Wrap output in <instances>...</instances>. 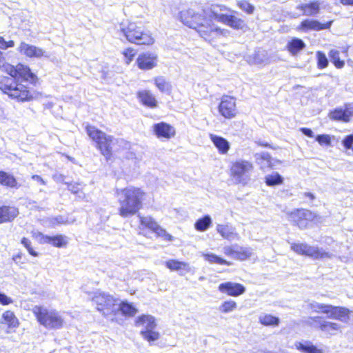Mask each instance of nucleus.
Here are the masks:
<instances>
[{
  "instance_id": "f257e3e1",
  "label": "nucleus",
  "mask_w": 353,
  "mask_h": 353,
  "mask_svg": "<svg viewBox=\"0 0 353 353\" xmlns=\"http://www.w3.org/2000/svg\"><path fill=\"white\" fill-rule=\"evenodd\" d=\"M0 70L10 75L0 77V90L2 92L19 101H28L32 98L27 86L19 83L20 79L21 81H30L32 83L36 81L37 77L28 66L18 64L14 67L6 63L3 53L0 51Z\"/></svg>"
},
{
  "instance_id": "f03ea898",
  "label": "nucleus",
  "mask_w": 353,
  "mask_h": 353,
  "mask_svg": "<svg viewBox=\"0 0 353 353\" xmlns=\"http://www.w3.org/2000/svg\"><path fill=\"white\" fill-rule=\"evenodd\" d=\"M212 10L213 6L208 10L199 7L188 8L180 12L179 18L185 26L196 30L204 39L212 42L225 36L228 32L213 26Z\"/></svg>"
},
{
  "instance_id": "7ed1b4c3",
  "label": "nucleus",
  "mask_w": 353,
  "mask_h": 353,
  "mask_svg": "<svg viewBox=\"0 0 353 353\" xmlns=\"http://www.w3.org/2000/svg\"><path fill=\"white\" fill-rule=\"evenodd\" d=\"M119 214L123 218L136 214L142 207L144 192L138 188L128 187L116 191Z\"/></svg>"
},
{
  "instance_id": "20e7f679",
  "label": "nucleus",
  "mask_w": 353,
  "mask_h": 353,
  "mask_svg": "<svg viewBox=\"0 0 353 353\" xmlns=\"http://www.w3.org/2000/svg\"><path fill=\"white\" fill-rule=\"evenodd\" d=\"M119 31L128 41L137 45H152L154 42L151 34L148 32H144L141 27L134 22L122 21L119 24Z\"/></svg>"
},
{
  "instance_id": "39448f33",
  "label": "nucleus",
  "mask_w": 353,
  "mask_h": 353,
  "mask_svg": "<svg viewBox=\"0 0 353 353\" xmlns=\"http://www.w3.org/2000/svg\"><path fill=\"white\" fill-rule=\"evenodd\" d=\"M235 11H232L225 5L213 6L211 16L214 21L223 23L233 30H242L248 28L246 22L241 18L234 14Z\"/></svg>"
},
{
  "instance_id": "423d86ee",
  "label": "nucleus",
  "mask_w": 353,
  "mask_h": 353,
  "mask_svg": "<svg viewBox=\"0 0 353 353\" xmlns=\"http://www.w3.org/2000/svg\"><path fill=\"white\" fill-rule=\"evenodd\" d=\"M32 311L39 324L47 329H60L63 326L64 319L60 313L55 310L35 305Z\"/></svg>"
},
{
  "instance_id": "0eeeda50",
  "label": "nucleus",
  "mask_w": 353,
  "mask_h": 353,
  "mask_svg": "<svg viewBox=\"0 0 353 353\" xmlns=\"http://www.w3.org/2000/svg\"><path fill=\"white\" fill-rule=\"evenodd\" d=\"M86 132L90 138L96 143L101 154L108 158L111 154L112 145L114 140L113 137L106 134L93 125H88Z\"/></svg>"
},
{
  "instance_id": "6e6552de",
  "label": "nucleus",
  "mask_w": 353,
  "mask_h": 353,
  "mask_svg": "<svg viewBox=\"0 0 353 353\" xmlns=\"http://www.w3.org/2000/svg\"><path fill=\"white\" fill-rule=\"evenodd\" d=\"M92 301L96 305L97 310L104 316L115 314V310L118 308V299L104 292H95L92 297Z\"/></svg>"
},
{
  "instance_id": "1a4fd4ad",
  "label": "nucleus",
  "mask_w": 353,
  "mask_h": 353,
  "mask_svg": "<svg viewBox=\"0 0 353 353\" xmlns=\"http://www.w3.org/2000/svg\"><path fill=\"white\" fill-rule=\"evenodd\" d=\"M288 218L293 225L301 230H304L311 224L316 223L319 219L318 214L304 208H297L290 212Z\"/></svg>"
},
{
  "instance_id": "9d476101",
  "label": "nucleus",
  "mask_w": 353,
  "mask_h": 353,
  "mask_svg": "<svg viewBox=\"0 0 353 353\" xmlns=\"http://www.w3.org/2000/svg\"><path fill=\"white\" fill-rule=\"evenodd\" d=\"M314 312L326 314L328 318L347 323L350 320L351 311L345 307L334 306L330 304L318 303L312 306Z\"/></svg>"
},
{
  "instance_id": "9b49d317",
  "label": "nucleus",
  "mask_w": 353,
  "mask_h": 353,
  "mask_svg": "<svg viewBox=\"0 0 353 353\" xmlns=\"http://www.w3.org/2000/svg\"><path fill=\"white\" fill-rule=\"evenodd\" d=\"M307 325L330 336L341 332V326L339 323L327 321L320 316L310 317L307 321Z\"/></svg>"
},
{
  "instance_id": "f8f14e48",
  "label": "nucleus",
  "mask_w": 353,
  "mask_h": 353,
  "mask_svg": "<svg viewBox=\"0 0 353 353\" xmlns=\"http://www.w3.org/2000/svg\"><path fill=\"white\" fill-rule=\"evenodd\" d=\"M290 249L297 254L309 256L313 259H323L331 256L330 253L304 243H292Z\"/></svg>"
},
{
  "instance_id": "ddd939ff",
  "label": "nucleus",
  "mask_w": 353,
  "mask_h": 353,
  "mask_svg": "<svg viewBox=\"0 0 353 353\" xmlns=\"http://www.w3.org/2000/svg\"><path fill=\"white\" fill-rule=\"evenodd\" d=\"M217 109L220 115L224 119H234L239 114L236 98L228 94L223 95L220 99Z\"/></svg>"
},
{
  "instance_id": "4468645a",
  "label": "nucleus",
  "mask_w": 353,
  "mask_h": 353,
  "mask_svg": "<svg viewBox=\"0 0 353 353\" xmlns=\"http://www.w3.org/2000/svg\"><path fill=\"white\" fill-rule=\"evenodd\" d=\"M137 325L143 327L141 334L148 341L152 342L159 339V334L154 330L157 324L153 316L150 315L140 316L137 321Z\"/></svg>"
},
{
  "instance_id": "2eb2a0df",
  "label": "nucleus",
  "mask_w": 353,
  "mask_h": 353,
  "mask_svg": "<svg viewBox=\"0 0 353 353\" xmlns=\"http://www.w3.org/2000/svg\"><path fill=\"white\" fill-rule=\"evenodd\" d=\"M223 253L227 256L241 261L248 260L252 254L250 248L238 247L237 245L225 246L223 248Z\"/></svg>"
},
{
  "instance_id": "dca6fc26",
  "label": "nucleus",
  "mask_w": 353,
  "mask_h": 353,
  "mask_svg": "<svg viewBox=\"0 0 353 353\" xmlns=\"http://www.w3.org/2000/svg\"><path fill=\"white\" fill-rule=\"evenodd\" d=\"M252 169L253 165L252 163L248 161L238 160L231 164L230 176L237 179H241Z\"/></svg>"
},
{
  "instance_id": "f3484780",
  "label": "nucleus",
  "mask_w": 353,
  "mask_h": 353,
  "mask_svg": "<svg viewBox=\"0 0 353 353\" xmlns=\"http://www.w3.org/2000/svg\"><path fill=\"white\" fill-rule=\"evenodd\" d=\"M218 290L221 293L233 297L239 296L245 292V288L243 285L231 281L221 283L219 284Z\"/></svg>"
},
{
  "instance_id": "a211bd4d",
  "label": "nucleus",
  "mask_w": 353,
  "mask_h": 353,
  "mask_svg": "<svg viewBox=\"0 0 353 353\" xmlns=\"http://www.w3.org/2000/svg\"><path fill=\"white\" fill-rule=\"evenodd\" d=\"M333 22L334 20H330L325 23H321L316 19H305L300 23L299 29L305 32L310 30L321 31L330 29Z\"/></svg>"
},
{
  "instance_id": "6ab92c4d",
  "label": "nucleus",
  "mask_w": 353,
  "mask_h": 353,
  "mask_svg": "<svg viewBox=\"0 0 353 353\" xmlns=\"http://www.w3.org/2000/svg\"><path fill=\"white\" fill-rule=\"evenodd\" d=\"M141 223L143 225L155 232L157 236L161 237L167 241H171L172 236L165 230L161 228L152 218L150 216L141 217Z\"/></svg>"
},
{
  "instance_id": "aec40b11",
  "label": "nucleus",
  "mask_w": 353,
  "mask_h": 353,
  "mask_svg": "<svg viewBox=\"0 0 353 353\" xmlns=\"http://www.w3.org/2000/svg\"><path fill=\"white\" fill-rule=\"evenodd\" d=\"M20 53L32 58H41L42 57H48L46 52L41 48L37 47L33 45H30L25 42H21L18 48Z\"/></svg>"
},
{
  "instance_id": "412c9836",
  "label": "nucleus",
  "mask_w": 353,
  "mask_h": 353,
  "mask_svg": "<svg viewBox=\"0 0 353 353\" xmlns=\"http://www.w3.org/2000/svg\"><path fill=\"white\" fill-rule=\"evenodd\" d=\"M152 128L154 134L159 139H169L175 134L174 128L165 122L156 123Z\"/></svg>"
},
{
  "instance_id": "4be33fe9",
  "label": "nucleus",
  "mask_w": 353,
  "mask_h": 353,
  "mask_svg": "<svg viewBox=\"0 0 353 353\" xmlns=\"http://www.w3.org/2000/svg\"><path fill=\"white\" fill-rule=\"evenodd\" d=\"M157 56L153 53H143L137 59L138 67L144 70L152 69L157 65Z\"/></svg>"
},
{
  "instance_id": "5701e85b",
  "label": "nucleus",
  "mask_w": 353,
  "mask_h": 353,
  "mask_svg": "<svg viewBox=\"0 0 353 353\" xmlns=\"http://www.w3.org/2000/svg\"><path fill=\"white\" fill-rule=\"evenodd\" d=\"M321 4L319 1H310L307 3L298 5L296 9L302 12V14L304 16L313 17L320 12Z\"/></svg>"
},
{
  "instance_id": "b1692460",
  "label": "nucleus",
  "mask_w": 353,
  "mask_h": 353,
  "mask_svg": "<svg viewBox=\"0 0 353 353\" xmlns=\"http://www.w3.org/2000/svg\"><path fill=\"white\" fill-rule=\"evenodd\" d=\"M209 137L219 154H226L228 152L230 145L227 139L214 134H210Z\"/></svg>"
},
{
  "instance_id": "393cba45",
  "label": "nucleus",
  "mask_w": 353,
  "mask_h": 353,
  "mask_svg": "<svg viewBox=\"0 0 353 353\" xmlns=\"http://www.w3.org/2000/svg\"><path fill=\"white\" fill-rule=\"evenodd\" d=\"M0 323L6 325L10 330H15L19 325V319L10 310H6L2 314Z\"/></svg>"
},
{
  "instance_id": "a878e982",
  "label": "nucleus",
  "mask_w": 353,
  "mask_h": 353,
  "mask_svg": "<svg viewBox=\"0 0 353 353\" xmlns=\"http://www.w3.org/2000/svg\"><path fill=\"white\" fill-rule=\"evenodd\" d=\"M19 212L14 207L3 206L0 208V223L13 220Z\"/></svg>"
},
{
  "instance_id": "bb28decb",
  "label": "nucleus",
  "mask_w": 353,
  "mask_h": 353,
  "mask_svg": "<svg viewBox=\"0 0 353 353\" xmlns=\"http://www.w3.org/2000/svg\"><path fill=\"white\" fill-rule=\"evenodd\" d=\"M305 48L303 41L299 38H292L286 46L287 50L292 55H296L301 50Z\"/></svg>"
},
{
  "instance_id": "cd10ccee",
  "label": "nucleus",
  "mask_w": 353,
  "mask_h": 353,
  "mask_svg": "<svg viewBox=\"0 0 353 353\" xmlns=\"http://www.w3.org/2000/svg\"><path fill=\"white\" fill-rule=\"evenodd\" d=\"M138 97L141 103L150 108L157 106V101L153 94L148 90H141L138 92Z\"/></svg>"
},
{
  "instance_id": "c85d7f7f",
  "label": "nucleus",
  "mask_w": 353,
  "mask_h": 353,
  "mask_svg": "<svg viewBox=\"0 0 353 353\" xmlns=\"http://www.w3.org/2000/svg\"><path fill=\"white\" fill-rule=\"evenodd\" d=\"M0 183L11 188H18L19 187L13 175L3 171H0Z\"/></svg>"
},
{
  "instance_id": "c756f323",
  "label": "nucleus",
  "mask_w": 353,
  "mask_h": 353,
  "mask_svg": "<svg viewBox=\"0 0 353 353\" xmlns=\"http://www.w3.org/2000/svg\"><path fill=\"white\" fill-rule=\"evenodd\" d=\"M216 231L223 239L227 240H231L234 237H237V234L234 232V229L226 224L217 225Z\"/></svg>"
},
{
  "instance_id": "7c9ffc66",
  "label": "nucleus",
  "mask_w": 353,
  "mask_h": 353,
  "mask_svg": "<svg viewBox=\"0 0 353 353\" xmlns=\"http://www.w3.org/2000/svg\"><path fill=\"white\" fill-rule=\"evenodd\" d=\"M117 306L118 308L115 310V314L119 312H121V313L125 315L133 316L137 312L136 308L132 305L127 302L120 303L118 300V302H117Z\"/></svg>"
},
{
  "instance_id": "2f4dec72",
  "label": "nucleus",
  "mask_w": 353,
  "mask_h": 353,
  "mask_svg": "<svg viewBox=\"0 0 353 353\" xmlns=\"http://www.w3.org/2000/svg\"><path fill=\"white\" fill-rule=\"evenodd\" d=\"M212 225V219L209 215H205L197 219L194 223V228L196 231L204 232Z\"/></svg>"
},
{
  "instance_id": "473e14b6",
  "label": "nucleus",
  "mask_w": 353,
  "mask_h": 353,
  "mask_svg": "<svg viewBox=\"0 0 353 353\" xmlns=\"http://www.w3.org/2000/svg\"><path fill=\"white\" fill-rule=\"evenodd\" d=\"M259 322L263 326H278L280 323V319L270 314H265L259 319Z\"/></svg>"
},
{
  "instance_id": "72a5a7b5",
  "label": "nucleus",
  "mask_w": 353,
  "mask_h": 353,
  "mask_svg": "<svg viewBox=\"0 0 353 353\" xmlns=\"http://www.w3.org/2000/svg\"><path fill=\"white\" fill-rule=\"evenodd\" d=\"M204 259L208 261L210 263H214L219 265H224L227 266H230L232 265V263L230 261H228L219 256H217L213 253H208L203 254Z\"/></svg>"
},
{
  "instance_id": "f704fd0d",
  "label": "nucleus",
  "mask_w": 353,
  "mask_h": 353,
  "mask_svg": "<svg viewBox=\"0 0 353 353\" xmlns=\"http://www.w3.org/2000/svg\"><path fill=\"white\" fill-rule=\"evenodd\" d=\"M328 55L335 68L341 69L344 67L345 61L340 59V52L338 50H330L329 51Z\"/></svg>"
},
{
  "instance_id": "c9c22d12",
  "label": "nucleus",
  "mask_w": 353,
  "mask_h": 353,
  "mask_svg": "<svg viewBox=\"0 0 353 353\" xmlns=\"http://www.w3.org/2000/svg\"><path fill=\"white\" fill-rule=\"evenodd\" d=\"M296 347L298 350L303 353H323L321 349L318 348L310 342H307V344L299 343Z\"/></svg>"
},
{
  "instance_id": "e433bc0d",
  "label": "nucleus",
  "mask_w": 353,
  "mask_h": 353,
  "mask_svg": "<svg viewBox=\"0 0 353 353\" xmlns=\"http://www.w3.org/2000/svg\"><path fill=\"white\" fill-rule=\"evenodd\" d=\"M265 183L268 186L278 185L283 183V179L278 172H274L265 176Z\"/></svg>"
},
{
  "instance_id": "4c0bfd02",
  "label": "nucleus",
  "mask_w": 353,
  "mask_h": 353,
  "mask_svg": "<svg viewBox=\"0 0 353 353\" xmlns=\"http://www.w3.org/2000/svg\"><path fill=\"white\" fill-rule=\"evenodd\" d=\"M50 240L49 244L57 247V248H63L65 247L68 243V239L66 236L59 234L53 236H50Z\"/></svg>"
},
{
  "instance_id": "58836bf2",
  "label": "nucleus",
  "mask_w": 353,
  "mask_h": 353,
  "mask_svg": "<svg viewBox=\"0 0 353 353\" xmlns=\"http://www.w3.org/2000/svg\"><path fill=\"white\" fill-rule=\"evenodd\" d=\"M236 307L237 303L235 301L227 300L220 305L219 310L221 313L227 314L235 310Z\"/></svg>"
},
{
  "instance_id": "ea45409f",
  "label": "nucleus",
  "mask_w": 353,
  "mask_h": 353,
  "mask_svg": "<svg viewBox=\"0 0 353 353\" xmlns=\"http://www.w3.org/2000/svg\"><path fill=\"white\" fill-rule=\"evenodd\" d=\"M316 66L319 69L323 70L328 66L329 61L325 54L322 51L316 52Z\"/></svg>"
},
{
  "instance_id": "a19ab883",
  "label": "nucleus",
  "mask_w": 353,
  "mask_h": 353,
  "mask_svg": "<svg viewBox=\"0 0 353 353\" xmlns=\"http://www.w3.org/2000/svg\"><path fill=\"white\" fill-rule=\"evenodd\" d=\"M236 6L245 13L252 14L254 12V6L248 0H240L236 2Z\"/></svg>"
},
{
  "instance_id": "79ce46f5",
  "label": "nucleus",
  "mask_w": 353,
  "mask_h": 353,
  "mask_svg": "<svg viewBox=\"0 0 353 353\" xmlns=\"http://www.w3.org/2000/svg\"><path fill=\"white\" fill-rule=\"evenodd\" d=\"M154 83L159 90L163 92H169L170 85L163 77H159L154 79Z\"/></svg>"
},
{
  "instance_id": "37998d69",
  "label": "nucleus",
  "mask_w": 353,
  "mask_h": 353,
  "mask_svg": "<svg viewBox=\"0 0 353 353\" xmlns=\"http://www.w3.org/2000/svg\"><path fill=\"white\" fill-rule=\"evenodd\" d=\"M32 237L40 244H49L50 236L46 235L41 232L33 230L31 232Z\"/></svg>"
},
{
  "instance_id": "c03bdc74",
  "label": "nucleus",
  "mask_w": 353,
  "mask_h": 353,
  "mask_svg": "<svg viewBox=\"0 0 353 353\" xmlns=\"http://www.w3.org/2000/svg\"><path fill=\"white\" fill-rule=\"evenodd\" d=\"M32 237L40 244H49L50 236L46 235L41 232L33 230L31 232Z\"/></svg>"
},
{
  "instance_id": "a18cd8bd",
  "label": "nucleus",
  "mask_w": 353,
  "mask_h": 353,
  "mask_svg": "<svg viewBox=\"0 0 353 353\" xmlns=\"http://www.w3.org/2000/svg\"><path fill=\"white\" fill-rule=\"evenodd\" d=\"M316 141L320 145L330 146L332 145V137L330 134H322L316 137Z\"/></svg>"
},
{
  "instance_id": "49530a36",
  "label": "nucleus",
  "mask_w": 353,
  "mask_h": 353,
  "mask_svg": "<svg viewBox=\"0 0 353 353\" xmlns=\"http://www.w3.org/2000/svg\"><path fill=\"white\" fill-rule=\"evenodd\" d=\"M262 162L266 163V166L269 168H272L274 166V161L272 158L271 155L268 152H263L259 154V158Z\"/></svg>"
},
{
  "instance_id": "de8ad7c7",
  "label": "nucleus",
  "mask_w": 353,
  "mask_h": 353,
  "mask_svg": "<svg viewBox=\"0 0 353 353\" xmlns=\"http://www.w3.org/2000/svg\"><path fill=\"white\" fill-rule=\"evenodd\" d=\"M68 190L74 194H78L79 198H83L84 194L81 192L82 187L79 183H70L68 184Z\"/></svg>"
},
{
  "instance_id": "09e8293b",
  "label": "nucleus",
  "mask_w": 353,
  "mask_h": 353,
  "mask_svg": "<svg viewBox=\"0 0 353 353\" xmlns=\"http://www.w3.org/2000/svg\"><path fill=\"white\" fill-rule=\"evenodd\" d=\"M137 54V51L133 48H127L123 52L125 59V63L130 64Z\"/></svg>"
},
{
  "instance_id": "8fccbe9b",
  "label": "nucleus",
  "mask_w": 353,
  "mask_h": 353,
  "mask_svg": "<svg viewBox=\"0 0 353 353\" xmlns=\"http://www.w3.org/2000/svg\"><path fill=\"white\" fill-rule=\"evenodd\" d=\"M21 243L23 245V246L28 250L30 254H31L33 256H37L38 253L35 252L33 248L31 246V242L29 239H28L26 237H23L21 239Z\"/></svg>"
},
{
  "instance_id": "3c124183",
  "label": "nucleus",
  "mask_w": 353,
  "mask_h": 353,
  "mask_svg": "<svg viewBox=\"0 0 353 353\" xmlns=\"http://www.w3.org/2000/svg\"><path fill=\"white\" fill-rule=\"evenodd\" d=\"M14 302L13 299L4 293H0V304L8 305Z\"/></svg>"
},
{
  "instance_id": "603ef678",
  "label": "nucleus",
  "mask_w": 353,
  "mask_h": 353,
  "mask_svg": "<svg viewBox=\"0 0 353 353\" xmlns=\"http://www.w3.org/2000/svg\"><path fill=\"white\" fill-rule=\"evenodd\" d=\"M255 143H256V145L259 147L272 148V149L274 148V147L268 142H265V141H257Z\"/></svg>"
},
{
  "instance_id": "864d4df0",
  "label": "nucleus",
  "mask_w": 353,
  "mask_h": 353,
  "mask_svg": "<svg viewBox=\"0 0 353 353\" xmlns=\"http://www.w3.org/2000/svg\"><path fill=\"white\" fill-rule=\"evenodd\" d=\"M300 131L308 137H313L314 134L311 129L307 128H301Z\"/></svg>"
},
{
  "instance_id": "5fc2aeb1",
  "label": "nucleus",
  "mask_w": 353,
  "mask_h": 353,
  "mask_svg": "<svg viewBox=\"0 0 353 353\" xmlns=\"http://www.w3.org/2000/svg\"><path fill=\"white\" fill-rule=\"evenodd\" d=\"M166 266L171 270H176V261L174 260L168 261L166 262Z\"/></svg>"
},
{
  "instance_id": "6e6d98bb",
  "label": "nucleus",
  "mask_w": 353,
  "mask_h": 353,
  "mask_svg": "<svg viewBox=\"0 0 353 353\" xmlns=\"http://www.w3.org/2000/svg\"><path fill=\"white\" fill-rule=\"evenodd\" d=\"M32 179L34 180V181H36L37 182L39 183L41 185H46V181L43 180V179L39 176V175H32Z\"/></svg>"
},
{
  "instance_id": "4d7b16f0",
  "label": "nucleus",
  "mask_w": 353,
  "mask_h": 353,
  "mask_svg": "<svg viewBox=\"0 0 353 353\" xmlns=\"http://www.w3.org/2000/svg\"><path fill=\"white\" fill-rule=\"evenodd\" d=\"M177 268H178V271H180V274L183 273L182 272L183 270H188V268L187 267V265L185 263H181V262H179V261H178Z\"/></svg>"
},
{
  "instance_id": "13d9d810",
  "label": "nucleus",
  "mask_w": 353,
  "mask_h": 353,
  "mask_svg": "<svg viewBox=\"0 0 353 353\" xmlns=\"http://www.w3.org/2000/svg\"><path fill=\"white\" fill-rule=\"evenodd\" d=\"M340 3L345 6H353V0H339Z\"/></svg>"
},
{
  "instance_id": "bf43d9fd",
  "label": "nucleus",
  "mask_w": 353,
  "mask_h": 353,
  "mask_svg": "<svg viewBox=\"0 0 353 353\" xmlns=\"http://www.w3.org/2000/svg\"><path fill=\"white\" fill-rule=\"evenodd\" d=\"M5 48L4 49H6L8 48H10V47H13L14 46V43L13 41H5Z\"/></svg>"
},
{
  "instance_id": "052dcab7",
  "label": "nucleus",
  "mask_w": 353,
  "mask_h": 353,
  "mask_svg": "<svg viewBox=\"0 0 353 353\" xmlns=\"http://www.w3.org/2000/svg\"><path fill=\"white\" fill-rule=\"evenodd\" d=\"M305 196L309 198L311 200H313L314 199V194L312 193H311V192H305Z\"/></svg>"
},
{
  "instance_id": "680f3d73",
  "label": "nucleus",
  "mask_w": 353,
  "mask_h": 353,
  "mask_svg": "<svg viewBox=\"0 0 353 353\" xmlns=\"http://www.w3.org/2000/svg\"><path fill=\"white\" fill-rule=\"evenodd\" d=\"M5 40L2 37H0V48H5Z\"/></svg>"
},
{
  "instance_id": "e2e57ef3",
  "label": "nucleus",
  "mask_w": 353,
  "mask_h": 353,
  "mask_svg": "<svg viewBox=\"0 0 353 353\" xmlns=\"http://www.w3.org/2000/svg\"><path fill=\"white\" fill-rule=\"evenodd\" d=\"M345 54H347V48H345L343 51Z\"/></svg>"
}]
</instances>
